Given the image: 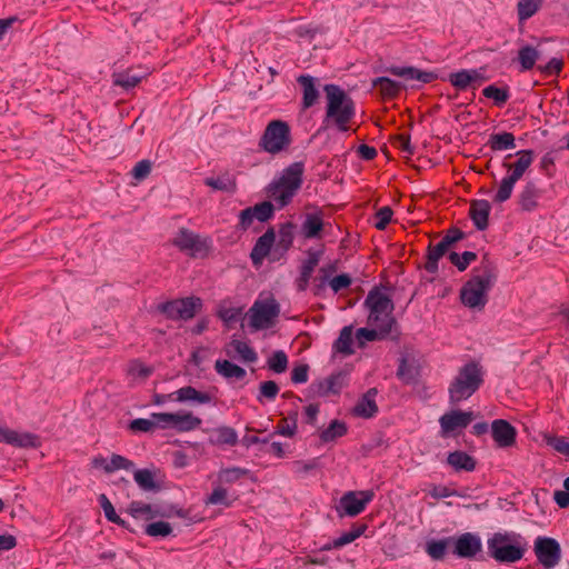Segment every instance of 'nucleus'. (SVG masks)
I'll use <instances>...</instances> for the list:
<instances>
[{"mask_svg": "<svg viewBox=\"0 0 569 569\" xmlns=\"http://www.w3.org/2000/svg\"><path fill=\"white\" fill-rule=\"evenodd\" d=\"M327 106L323 124L347 132L356 117V103L339 86L326 84Z\"/></svg>", "mask_w": 569, "mask_h": 569, "instance_id": "obj_1", "label": "nucleus"}, {"mask_svg": "<svg viewBox=\"0 0 569 569\" xmlns=\"http://www.w3.org/2000/svg\"><path fill=\"white\" fill-rule=\"evenodd\" d=\"M496 279L495 266L483 258L481 266L473 270V276L460 289L462 305L469 309L482 310L488 302V292Z\"/></svg>", "mask_w": 569, "mask_h": 569, "instance_id": "obj_2", "label": "nucleus"}, {"mask_svg": "<svg viewBox=\"0 0 569 569\" xmlns=\"http://www.w3.org/2000/svg\"><path fill=\"white\" fill-rule=\"evenodd\" d=\"M535 157V151L530 149H522L505 157L501 166L507 171V176L500 181L499 188L493 196V202L503 203L510 199L515 184L531 167Z\"/></svg>", "mask_w": 569, "mask_h": 569, "instance_id": "obj_3", "label": "nucleus"}, {"mask_svg": "<svg viewBox=\"0 0 569 569\" xmlns=\"http://www.w3.org/2000/svg\"><path fill=\"white\" fill-rule=\"evenodd\" d=\"M363 306L369 311L368 326L379 328L382 333L390 335L396 326L392 300L380 289L373 288L367 295Z\"/></svg>", "mask_w": 569, "mask_h": 569, "instance_id": "obj_4", "label": "nucleus"}, {"mask_svg": "<svg viewBox=\"0 0 569 569\" xmlns=\"http://www.w3.org/2000/svg\"><path fill=\"white\" fill-rule=\"evenodd\" d=\"M483 383L482 367L476 361L463 365L449 385V400L458 403L470 398Z\"/></svg>", "mask_w": 569, "mask_h": 569, "instance_id": "obj_5", "label": "nucleus"}, {"mask_svg": "<svg viewBox=\"0 0 569 569\" xmlns=\"http://www.w3.org/2000/svg\"><path fill=\"white\" fill-rule=\"evenodd\" d=\"M303 172L305 164L301 161L288 166L281 177L268 187V197L277 202L279 207L290 203L302 186Z\"/></svg>", "mask_w": 569, "mask_h": 569, "instance_id": "obj_6", "label": "nucleus"}, {"mask_svg": "<svg viewBox=\"0 0 569 569\" xmlns=\"http://www.w3.org/2000/svg\"><path fill=\"white\" fill-rule=\"evenodd\" d=\"M488 553L497 562L513 563L522 559L526 543L517 533L495 532L488 540Z\"/></svg>", "mask_w": 569, "mask_h": 569, "instance_id": "obj_7", "label": "nucleus"}, {"mask_svg": "<svg viewBox=\"0 0 569 569\" xmlns=\"http://www.w3.org/2000/svg\"><path fill=\"white\" fill-rule=\"evenodd\" d=\"M291 142L289 124L283 120H271L259 140V147L270 154H278L286 151Z\"/></svg>", "mask_w": 569, "mask_h": 569, "instance_id": "obj_8", "label": "nucleus"}, {"mask_svg": "<svg viewBox=\"0 0 569 569\" xmlns=\"http://www.w3.org/2000/svg\"><path fill=\"white\" fill-rule=\"evenodd\" d=\"M202 306L200 298H184L167 301L158 306V310L172 320H189L193 318L197 310Z\"/></svg>", "mask_w": 569, "mask_h": 569, "instance_id": "obj_9", "label": "nucleus"}, {"mask_svg": "<svg viewBox=\"0 0 569 569\" xmlns=\"http://www.w3.org/2000/svg\"><path fill=\"white\" fill-rule=\"evenodd\" d=\"M279 312V305L273 298L257 300L249 310L250 326L256 330L269 328Z\"/></svg>", "mask_w": 569, "mask_h": 569, "instance_id": "obj_10", "label": "nucleus"}, {"mask_svg": "<svg viewBox=\"0 0 569 569\" xmlns=\"http://www.w3.org/2000/svg\"><path fill=\"white\" fill-rule=\"evenodd\" d=\"M372 490L348 491L339 500L337 511L340 516L356 517L372 501Z\"/></svg>", "mask_w": 569, "mask_h": 569, "instance_id": "obj_11", "label": "nucleus"}, {"mask_svg": "<svg viewBox=\"0 0 569 569\" xmlns=\"http://www.w3.org/2000/svg\"><path fill=\"white\" fill-rule=\"evenodd\" d=\"M172 244L192 258L206 256L210 249L206 239H201L200 236L186 228H181L178 231L172 240Z\"/></svg>", "mask_w": 569, "mask_h": 569, "instance_id": "obj_12", "label": "nucleus"}, {"mask_svg": "<svg viewBox=\"0 0 569 569\" xmlns=\"http://www.w3.org/2000/svg\"><path fill=\"white\" fill-rule=\"evenodd\" d=\"M533 550L539 563L547 569L556 567L561 559L560 545L553 538L538 537Z\"/></svg>", "mask_w": 569, "mask_h": 569, "instance_id": "obj_13", "label": "nucleus"}, {"mask_svg": "<svg viewBox=\"0 0 569 569\" xmlns=\"http://www.w3.org/2000/svg\"><path fill=\"white\" fill-rule=\"evenodd\" d=\"M346 385L347 375L338 371L325 379L312 382L309 387V392L313 397H326L331 393H339Z\"/></svg>", "mask_w": 569, "mask_h": 569, "instance_id": "obj_14", "label": "nucleus"}, {"mask_svg": "<svg viewBox=\"0 0 569 569\" xmlns=\"http://www.w3.org/2000/svg\"><path fill=\"white\" fill-rule=\"evenodd\" d=\"M472 420V411L452 410L447 412L439 419L441 433L442 436H447L458 429H465Z\"/></svg>", "mask_w": 569, "mask_h": 569, "instance_id": "obj_15", "label": "nucleus"}, {"mask_svg": "<svg viewBox=\"0 0 569 569\" xmlns=\"http://www.w3.org/2000/svg\"><path fill=\"white\" fill-rule=\"evenodd\" d=\"M0 442H4L18 448H37L39 437L31 432H17L6 426L0 425Z\"/></svg>", "mask_w": 569, "mask_h": 569, "instance_id": "obj_16", "label": "nucleus"}, {"mask_svg": "<svg viewBox=\"0 0 569 569\" xmlns=\"http://www.w3.org/2000/svg\"><path fill=\"white\" fill-rule=\"evenodd\" d=\"M276 242V233L272 228H269L261 237L256 241L250 258L254 266H260L262 261L269 256H272V247Z\"/></svg>", "mask_w": 569, "mask_h": 569, "instance_id": "obj_17", "label": "nucleus"}, {"mask_svg": "<svg viewBox=\"0 0 569 569\" xmlns=\"http://www.w3.org/2000/svg\"><path fill=\"white\" fill-rule=\"evenodd\" d=\"M491 433L496 443L501 448L511 447L516 442V428L507 420H493L491 425Z\"/></svg>", "mask_w": 569, "mask_h": 569, "instance_id": "obj_18", "label": "nucleus"}, {"mask_svg": "<svg viewBox=\"0 0 569 569\" xmlns=\"http://www.w3.org/2000/svg\"><path fill=\"white\" fill-rule=\"evenodd\" d=\"M481 550L479 536L466 532L460 535L455 542V553L460 558H472Z\"/></svg>", "mask_w": 569, "mask_h": 569, "instance_id": "obj_19", "label": "nucleus"}, {"mask_svg": "<svg viewBox=\"0 0 569 569\" xmlns=\"http://www.w3.org/2000/svg\"><path fill=\"white\" fill-rule=\"evenodd\" d=\"M541 190L533 181H527L517 197V202L521 210L533 211L538 208Z\"/></svg>", "mask_w": 569, "mask_h": 569, "instance_id": "obj_20", "label": "nucleus"}, {"mask_svg": "<svg viewBox=\"0 0 569 569\" xmlns=\"http://www.w3.org/2000/svg\"><path fill=\"white\" fill-rule=\"evenodd\" d=\"M387 71L392 76L405 78L406 80H417L421 83H430L438 78L435 72L423 71L416 67L392 66L389 67Z\"/></svg>", "mask_w": 569, "mask_h": 569, "instance_id": "obj_21", "label": "nucleus"}, {"mask_svg": "<svg viewBox=\"0 0 569 569\" xmlns=\"http://www.w3.org/2000/svg\"><path fill=\"white\" fill-rule=\"evenodd\" d=\"M293 229L295 224L292 222H286L280 226L278 231V239L276 247L272 252V261L279 260L282 258L286 252L291 248L293 242Z\"/></svg>", "mask_w": 569, "mask_h": 569, "instance_id": "obj_22", "label": "nucleus"}, {"mask_svg": "<svg viewBox=\"0 0 569 569\" xmlns=\"http://www.w3.org/2000/svg\"><path fill=\"white\" fill-rule=\"evenodd\" d=\"M491 206L488 200H472L469 208V216L476 228L480 231L486 230L489 224V214Z\"/></svg>", "mask_w": 569, "mask_h": 569, "instance_id": "obj_23", "label": "nucleus"}, {"mask_svg": "<svg viewBox=\"0 0 569 569\" xmlns=\"http://www.w3.org/2000/svg\"><path fill=\"white\" fill-rule=\"evenodd\" d=\"M204 184L216 191L234 193L237 191V177L229 170L222 171L217 177H207Z\"/></svg>", "mask_w": 569, "mask_h": 569, "instance_id": "obj_24", "label": "nucleus"}, {"mask_svg": "<svg viewBox=\"0 0 569 569\" xmlns=\"http://www.w3.org/2000/svg\"><path fill=\"white\" fill-rule=\"evenodd\" d=\"M322 251H308V258L305 260L300 267V276L297 279V289L299 291H305L308 288L310 278L313 273L315 268L318 266L320 261V257Z\"/></svg>", "mask_w": 569, "mask_h": 569, "instance_id": "obj_25", "label": "nucleus"}, {"mask_svg": "<svg viewBox=\"0 0 569 569\" xmlns=\"http://www.w3.org/2000/svg\"><path fill=\"white\" fill-rule=\"evenodd\" d=\"M323 227L322 211L307 213L301 226V232L307 239H320Z\"/></svg>", "mask_w": 569, "mask_h": 569, "instance_id": "obj_26", "label": "nucleus"}, {"mask_svg": "<svg viewBox=\"0 0 569 569\" xmlns=\"http://www.w3.org/2000/svg\"><path fill=\"white\" fill-rule=\"evenodd\" d=\"M297 82L302 88V108H311L319 99V91L316 87L315 78L309 74H301L297 78Z\"/></svg>", "mask_w": 569, "mask_h": 569, "instance_id": "obj_27", "label": "nucleus"}, {"mask_svg": "<svg viewBox=\"0 0 569 569\" xmlns=\"http://www.w3.org/2000/svg\"><path fill=\"white\" fill-rule=\"evenodd\" d=\"M371 84L372 88L378 89L382 100L396 99L403 88L399 82L387 77L376 78L372 80Z\"/></svg>", "mask_w": 569, "mask_h": 569, "instance_id": "obj_28", "label": "nucleus"}, {"mask_svg": "<svg viewBox=\"0 0 569 569\" xmlns=\"http://www.w3.org/2000/svg\"><path fill=\"white\" fill-rule=\"evenodd\" d=\"M486 78L480 74L478 70H460L449 74L450 83L458 90H466L476 81H485Z\"/></svg>", "mask_w": 569, "mask_h": 569, "instance_id": "obj_29", "label": "nucleus"}, {"mask_svg": "<svg viewBox=\"0 0 569 569\" xmlns=\"http://www.w3.org/2000/svg\"><path fill=\"white\" fill-rule=\"evenodd\" d=\"M377 393L376 388L369 389L356 405L353 409L355 415L367 419L372 418L378 412L375 399Z\"/></svg>", "mask_w": 569, "mask_h": 569, "instance_id": "obj_30", "label": "nucleus"}, {"mask_svg": "<svg viewBox=\"0 0 569 569\" xmlns=\"http://www.w3.org/2000/svg\"><path fill=\"white\" fill-rule=\"evenodd\" d=\"M487 146L491 151H506L516 148V138L512 132H497L489 136Z\"/></svg>", "mask_w": 569, "mask_h": 569, "instance_id": "obj_31", "label": "nucleus"}, {"mask_svg": "<svg viewBox=\"0 0 569 569\" xmlns=\"http://www.w3.org/2000/svg\"><path fill=\"white\" fill-rule=\"evenodd\" d=\"M226 353L229 357H233V353H236L242 361L249 363L256 362L258 359L257 352L253 348L241 340H232L226 349Z\"/></svg>", "mask_w": 569, "mask_h": 569, "instance_id": "obj_32", "label": "nucleus"}, {"mask_svg": "<svg viewBox=\"0 0 569 569\" xmlns=\"http://www.w3.org/2000/svg\"><path fill=\"white\" fill-rule=\"evenodd\" d=\"M174 400L179 402L196 401L198 403H209L212 397L208 392H201L192 386H186L178 389L176 392Z\"/></svg>", "mask_w": 569, "mask_h": 569, "instance_id": "obj_33", "label": "nucleus"}, {"mask_svg": "<svg viewBox=\"0 0 569 569\" xmlns=\"http://www.w3.org/2000/svg\"><path fill=\"white\" fill-rule=\"evenodd\" d=\"M447 462L456 471H473L476 468V460L465 451L456 450L450 452L447 457Z\"/></svg>", "mask_w": 569, "mask_h": 569, "instance_id": "obj_34", "label": "nucleus"}, {"mask_svg": "<svg viewBox=\"0 0 569 569\" xmlns=\"http://www.w3.org/2000/svg\"><path fill=\"white\" fill-rule=\"evenodd\" d=\"M209 442L214 446H234L238 442V435L231 427H219L212 430Z\"/></svg>", "mask_w": 569, "mask_h": 569, "instance_id": "obj_35", "label": "nucleus"}, {"mask_svg": "<svg viewBox=\"0 0 569 569\" xmlns=\"http://www.w3.org/2000/svg\"><path fill=\"white\" fill-rule=\"evenodd\" d=\"M214 370L217 371L218 375L229 380H242L247 375L246 370L240 366L229 360L221 359L214 362Z\"/></svg>", "mask_w": 569, "mask_h": 569, "instance_id": "obj_36", "label": "nucleus"}, {"mask_svg": "<svg viewBox=\"0 0 569 569\" xmlns=\"http://www.w3.org/2000/svg\"><path fill=\"white\" fill-rule=\"evenodd\" d=\"M545 0H519L517 3V14L519 23H525L533 17L542 7Z\"/></svg>", "mask_w": 569, "mask_h": 569, "instance_id": "obj_37", "label": "nucleus"}, {"mask_svg": "<svg viewBox=\"0 0 569 569\" xmlns=\"http://www.w3.org/2000/svg\"><path fill=\"white\" fill-rule=\"evenodd\" d=\"M202 420L191 412L176 413L174 427L179 432H188L200 427Z\"/></svg>", "mask_w": 569, "mask_h": 569, "instance_id": "obj_38", "label": "nucleus"}, {"mask_svg": "<svg viewBox=\"0 0 569 569\" xmlns=\"http://www.w3.org/2000/svg\"><path fill=\"white\" fill-rule=\"evenodd\" d=\"M539 57V51L532 46L527 44L520 48L518 51V61L520 63V70H531L535 67Z\"/></svg>", "mask_w": 569, "mask_h": 569, "instance_id": "obj_39", "label": "nucleus"}, {"mask_svg": "<svg viewBox=\"0 0 569 569\" xmlns=\"http://www.w3.org/2000/svg\"><path fill=\"white\" fill-rule=\"evenodd\" d=\"M333 349L337 352L342 353L345 356H350V355L353 353V349H352V327L351 326H347V327L342 328L338 339L333 343Z\"/></svg>", "mask_w": 569, "mask_h": 569, "instance_id": "obj_40", "label": "nucleus"}, {"mask_svg": "<svg viewBox=\"0 0 569 569\" xmlns=\"http://www.w3.org/2000/svg\"><path fill=\"white\" fill-rule=\"evenodd\" d=\"M348 431L347 425L340 420H332L328 428L321 431L320 439L322 442H331L343 437Z\"/></svg>", "mask_w": 569, "mask_h": 569, "instance_id": "obj_41", "label": "nucleus"}, {"mask_svg": "<svg viewBox=\"0 0 569 569\" xmlns=\"http://www.w3.org/2000/svg\"><path fill=\"white\" fill-rule=\"evenodd\" d=\"M133 479L144 491H157L159 486L154 480V473L149 469H139L134 471Z\"/></svg>", "mask_w": 569, "mask_h": 569, "instance_id": "obj_42", "label": "nucleus"}, {"mask_svg": "<svg viewBox=\"0 0 569 569\" xmlns=\"http://www.w3.org/2000/svg\"><path fill=\"white\" fill-rule=\"evenodd\" d=\"M448 251L438 242L436 246L431 243L428 246L427 261L425 269L429 273H436L438 271V261Z\"/></svg>", "mask_w": 569, "mask_h": 569, "instance_id": "obj_43", "label": "nucleus"}, {"mask_svg": "<svg viewBox=\"0 0 569 569\" xmlns=\"http://www.w3.org/2000/svg\"><path fill=\"white\" fill-rule=\"evenodd\" d=\"M482 94L488 99H492L498 107L503 106L510 98L509 89L507 87L498 88L493 84L486 87L482 90Z\"/></svg>", "mask_w": 569, "mask_h": 569, "instance_id": "obj_44", "label": "nucleus"}, {"mask_svg": "<svg viewBox=\"0 0 569 569\" xmlns=\"http://www.w3.org/2000/svg\"><path fill=\"white\" fill-rule=\"evenodd\" d=\"M128 512L136 519H152L157 515L149 503L142 501H132L128 507Z\"/></svg>", "mask_w": 569, "mask_h": 569, "instance_id": "obj_45", "label": "nucleus"}, {"mask_svg": "<svg viewBox=\"0 0 569 569\" xmlns=\"http://www.w3.org/2000/svg\"><path fill=\"white\" fill-rule=\"evenodd\" d=\"M367 528L368 527L366 523H360V525L353 526L350 531L342 533L339 538H337L333 541V547L340 548L348 543L353 542L357 538H359L360 536H362L365 533Z\"/></svg>", "mask_w": 569, "mask_h": 569, "instance_id": "obj_46", "label": "nucleus"}, {"mask_svg": "<svg viewBox=\"0 0 569 569\" xmlns=\"http://www.w3.org/2000/svg\"><path fill=\"white\" fill-rule=\"evenodd\" d=\"M448 259L459 271H465L470 263L477 260V254L472 251H465L461 254L452 251L448 254Z\"/></svg>", "mask_w": 569, "mask_h": 569, "instance_id": "obj_47", "label": "nucleus"}, {"mask_svg": "<svg viewBox=\"0 0 569 569\" xmlns=\"http://www.w3.org/2000/svg\"><path fill=\"white\" fill-rule=\"evenodd\" d=\"M99 502L104 512L106 518L110 522L127 528V522L117 515L114 507L112 506L111 501L104 493L99 496Z\"/></svg>", "mask_w": 569, "mask_h": 569, "instance_id": "obj_48", "label": "nucleus"}, {"mask_svg": "<svg viewBox=\"0 0 569 569\" xmlns=\"http://www.w3.org/2000/svg\"><path fill=\"white\" fill-rule=\"evenodd\" d=\"M134 467L133 461L129 460L128 458L118 455L112 453L109 460V463L104 467L106 473H112L117 470L123 469V470H130Z\"/></svg>", "mask_w": 569, "mask_h": 569, "instance_id": "obj_49", "label": "nucleus"}, {"mask_svg": "<svg viewBox=\"0 0 569 569\" xmlns=\"http://www.w3.org/2000/svg\"><path fill=\"white\" fill-rule=\"evenodd\" d=\"M279 390V386L274 381H263L259 386V393L257 396V400L260 403H263L264 400L272 401L278 396Z\"/></svg>", "mask_w": 569, "mask_h": 569, "instance_id": "obj_50", "label": "nucleus"}, {"mask_svg": "<svg viewBox=\"0 0 569 569\" xmlns=\"http://www.w3.org/2000/svg\"><path fill=\"white\" fill-rule=\"evenodd\" d=\"M388 336V333H382L381 330L376 327L359 328L356 332V337L360 346H362L365 341L381 340L387 338Z\"/></svg>", "mask_w": 569, "mask_h": 569, "instance_id": "obj_51", "label": "nucleus"}, {"mask_svg": "<svg viewBox=\"0 0 569 569\" xmlns=\"http://www.w3.org/2000/svg\"><path fill=\"white\" fill-rule=\"evenodd\" d=\"M127 372L133 378L146 380L153 373V368L146 366L140 360H133L129 363Z\"/></svg>", "mask_w": 569, "mask_h": 569, "instance_id": "obj_52", "label": "nucleus"}, {"mask_svg": "<svg viewBox=\"0 0 569 569\" xmlns=\"http://www.w3.org/2000/svg\"><path fill=\"white\" fill-rule=\"evenodd\" d=\"M268 367L276 373H282L288 368V357L282 350L274 351L268 359Z\"/></svg>", "mask_w": 569, "mask_h": 569, "instance_id": "obj_53", "label": "nucleus"}, {"mask_svg": "<svg viewBox=\"0 0 569 569\" xmlns=\"http://www.w3.org/2000/svg\"><path fill=\"white\" fill-rule=\"evenodd\" d=\"M249 472L250 471L248 469H243L240 467L226 468L220 471L219 479L226 483H233L240 480L241 478L248 476Z\"/></svg>", "mask_w": 569, "mask_h": 569, "instance_id": "obj_54", "label": "nucleus"}, {"mask_svg": "<svg viewBox=\"0 0 569 569\" xmlns=\"http://www.w3.org/2000/svg\"><path fill=\"white\" fill-rule=\"evenodd\" d=\"M232 502L233 500L228 497V490L222 487L214 488L206 499L207 505H222L224 507H231Z\"/></svg>", "mask_w": 569, "mask_h": 569, "instance_id": "obj_55", "label": "nucleus"}, {"mask_svg": "<svg viewBox=\"0 0 569 569\" xmlns=\"http://www.w3.org/2000/svg\"><path fill=\"white\" fill-rule=\"evenodd\" d=\"M141 79L142 77L132 74L128 71L114 74L113 83L116 86L122 87L126 90H129L138 86Z\"/></svg>", "mask_w": 569, "mask_h": 569, "instance_id": "obj_56", "label": "nucleus"}, {"mask_svg": "<svg viewBox=\"0 0 569 569\" xmlns=\"http://www.w3.org/2000/svg\"><path fill=\"white\" fill-rule=\"evenodd\" d=\"M144 532L150 537H168L172 532V528L169 522L166 521H157L149 523Z\"/></svg>", "mask_w": 569, "mask_h": 569, "instance_id": "obj_57", "label": "nucleus"}, {"mask_svg": "<svg viewBox=\"0 0 569 569\" xmlns=\"http://www.w3.org/2000/svg\"><path fill=\"white\" fill-rule=\"evenodd\" d=\"M397 377L405 383L409 385L416 380V370L410 366L406 358H401L398 369Z\"/></svg>", "mask_w": 569, "mask_h": 569, "instance_id": "obj_58", "label": "nucleus"}, {"mask_svg": "<svg viewBox=\"0 0 569 569\" xmlns=\"http://www.w3.org/2000/svg\"><path fill=\"white\" fill-rule=\"evenodd\" d=\"M447 550V541L446 540H432L427 543V553L433 560L443 559Z\"/></svg>", "mask_w": 569, "mask_h": 569, "instance_id": "obj_59", "label": "nucleus"}, {"mask_svg": "<svg viewBox=\"0 0 569 569\" xmlns=\"http://www.w3.org/2000/svg\"><path fill=\"white\" fill-rule=\"evenodd\" d=\"M563 68V61L559 58H552L549 60L546 64H539L537 69L543 74L545 77L550 76H557L562 71Z\"/></svg>", "mask_w": 569, "mask_h": 569, "instance_id": "obj_60", "label": "nucleus"}, {"mask_svg": "<svg viewBox=\"0 0 569 569\" xmlns=\"http://www.w3.org/2000/svg\"><path fill=\"white\" fill-rule=\"evenodd\" d=\"M151 418L154 420V427L160 429L173 428L176 413L171 412H153Z\"/></svg>", "mask_w": 569, "mask_h": 569, "instance_id": "obj_61", "label": "nucleus"}, {"mask_svg": "<svg viewBox=\"0 0 569 569\" xmlns=\"http://www.w3.org/2000/svg\"><path fill=\"white\" fill-rule=\"evenodd\" d=\"M252 212L257 220L264 222L273 214V206L269 201H263L252 207Z\"/></svg>", "mask_w": 569, "mask_h": 569, "instance_id": "obj_62", "label": "nucleus"}, {"mask_svg": "<svg viewBox=\"0 0 569 569\" xmlns=\"http://www.w3.org/2000/svg\"><path fill=\"white\" fill-rule=\"evenodd\" d=\"M154 429V420L151 417L150 419L138 418L129 423V430L132 432H151Z\"/></svg>", "mask_w": 569, "mask_h": 569, "instance_id": "obj_63", "label": "nucleus"}, {"mask_svg": "<svg viewBox=\"0 0 569 569\" xmlns=\"http://www.w3.org/2000/svg\"><path fill=\"white\" fill-rule=\"evenodd\" d=\"M392 214L393 212L390 207L385 206L380 208L376 213L375 227L378 230H385L387 226L390 223Z\"/></svg>", "mask_w": 569, "mask_h": 569, "instance_id": "obj_64", "label": "nucleus"}]
</instances>
